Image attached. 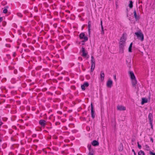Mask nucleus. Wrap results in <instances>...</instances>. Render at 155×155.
<instances>
[{
    "label": "nucleus",
    "mask_w": 155,
    "mask_h": 155,
    "mask_svg": "<svg viewBox=\"0 0 155 155\" xmlns=\"http://www.w3.org/2000/svg\"><path fill=\"white\" fill-rule=\"evenodd\" d=\"M135 34L137 36L138 39L140 40L141 41H143V35L141 32H140L139 31L138 32H135Z\"/></svg>",
    "instance_id": "1"
},
{
    "label": "nucleus",
    "mask_w": 155,
    "mask_h": 155,
    "mask_svg": "<svg viewBox=\"0 0 155 155\" xmlns=\"http://www.w3.org/2000/svg\"><path fill=\"white\" fill-rule=\"evenodd\" d=\"M91 117L93 119H94L95 117V114L92 103L91 104Z\"/></svg>",
    "instance_id": "2"
},
{
    "label": "nucleus",
    "mask_w": 155,
    "mask_h": 155,
    "mask_svg": "<svg viewBox=\"0 0 155 155\" xmlns=\"http://www.w3.org/2000/svg\"><path fill=\"white\" fill-rule=\"evenodd\" d=\"M119 45L120 52L122 53L124 52L125 45H122V44Z\"/></svg>",
    "instance_id": "3"
},
{
    "label": "nucleus",
    "mask_w": 155,
    "mask_h": 155,
    "mask_svg": "<svg viewBox=\"0 0 155 155\" xmlns=\"http://www.w3.org/2000/svg\"><path fill=\"white\" fill-rule=\"evenodd\" d=\"M112 84V81L110 79L108 80L107 82L106 85L108 87L110 88L111 87Z\"/></svg>",
    "instance_id": "4"
},
{
    "label": "nucleus",
    "mask_w": 155,
    "mask_h": 155,
    "mask_svg": "<svg viewBox=\"0 0 155 155\" xmlns=\"http://www.w3.org/2000/svg\"><path fill=\"white\" fill-rule=\"evenodd\" d=\"M126 40V39L125 38V37L123 36L120 38V41L119 42V44H122V45H125Z\"/></svg>",
    "instance_id": "5"
},
{
    "label": "nucleus",
    "mask_w": 155,
    "mask_h": 155,
    "mask_svg": "<svg viewBox=\"0 0 155 155\" xmlns=\"http://www.w3.org/2000/svg\"><path fill=\"white\" fill-rule=\"evenodd\" d=\"M148 118L149 121L150 123H153V116L152 114L150 113L148 116Z\"/></svg>",
    "instance_id": "6"
},
{
    "label": "nucleus",
    "mask_w": 155,
    "mask_h": 155,
    "mask_svg": "<svg viewBox=\"0 0 155 155\" xmlns=\"http://www.w3.org/2000/svg\"><path fill=\"white\" fill-rule=\"evenodd\" d=\"M129 74H130L131 79H133L136 78L134 74L132 71H130L129 72Z\"/></svg>",
    "instance_id": "7"
},
{
    "label": "nucleus",
    "mask_w": 155,
    "mask_h": 155,
    "mask_svg": "<svg viewBox=\"0 0 155 155\" xmlns=\"http://www.w3.org/2000/svg\"><path fill=\"white\" fill-rule=\"evenodd\" d=\"M117 110L120 111L125 110H126V108L122 106H117Z\"/></svg>",
    "instance_id": "8"
},
{
    "label": "nucleus",
    "mask_w": 155,
    "mask_h": 155,
    "mask_svg": "<svg viewBox=\"0 0 155 155\" xmlns=\"http://www.w3.org/2000/svg\"><path fill=\"white\" fill-rule=\"evenodd\" d=\"M46 121L44 120H41L39 121V124L40 125L42 126H45L46 124H45Z\"/></svg>",
    "instance_id": "9"
},
{
    "label": "nucleus",
    "mask_w": 155,
    "mask_h": 155,
    "mask_svg": "<svg viewBox=\"0 0 155 155\" xmlns=\"http://www.w3.org/2000/svg\"><path fill=\"white\" fill-rule=\"evenodd\" d=\"M91 144L93 146H97L99 145V143L98 142L95 140L91 142Z\"/></svg>",
    "instance_id": "10"
},
{
    "label": "nucleus",
    "mask_w": 155,
    "mask_h": 155,
    "mask_svg": "<svg viewBox=\"0 0 155 155\" xmlns=\"http://www.w3.org/2000/svg\"><path fill=\"white\" fill-rule=\"evenodd\" d=\"M81 49L82 52V54L81 55L82 56L84 57H86L87 55V53L85 52V49L84 48L82 47Z\"/></svg>",
    "instance_id": "11"
},
{
    "label": "nucleus",
    "mask_w": 155,
    "mask_h": 155,
    "mask_svg": "<svg viewBox=\"0 0 155 155\" xmlns=\"http://www.w3.org/2000/svg\"><path fill=\"white\" fill-rule=\"evenodd\" d=\"M104 72L103 71H101L100 74V78L102 81L104 80Z\"/></svg>",
    "instance_id": "12"
},
{
    "label": "nucleus",
    "mask_w": 155,
    "mask_h": 155,
    "mask_svg": "<svg viewBox=\"0 0 155 155\" xmlns=\"http://www.w3.org/2000/svg\"><path fill=\"white\" fill-rule=\"evenodd\" d=\"M147 99L146 98H142V101L141 102V104L143 105L145 103L147 102Z\"/></svg>",
    "instance_id": "13"
},
{
    "label": "nucleus",
    "mask_w": 155,
    "mask_h": 155,
    "mask_svg": "<svg viewBox=\"0 0 155 155\" xmlns=\"http://www.w3.org/2000/svg\"><path fill=\"white\" fill-rule=\"evenodd\" d=\"M91 21H89L88 22V31L89 33V35H90V28L91 27Z\"/></svg>",
    "instance_id": "14"
},
{
    "label": "nucleus",
    "mask_w": 155,
    "mask_h": 155,
    "mask_svg": "<svg viewBox=\"0 0 155 155\" xmlns=\"http://www.w3.org/2000/svg\"><path fill=\"white\" fill-rule=\"evenodd\" d=\"M131 80H132V84L133 87H135V85L137 84V81L136 80V78H135V79H131Z\"/></svg>",
    "instance_id": "15"
},
{
    "label": "nucleus",
    "mask_w": 155,
    "mask_h": 155,
    "mask_svg": "<svg viewBox=\"0 0 155 155\" xmlns=\"http://www.w3.org/2000/svg\"><path fill=\"white\" fill-rule=\"evenodd\" d=\"M123 149V145L122 144V143H120L119 146L118 147V150L119 151H122Z\"/></svg>",
    "instance_id": "16"
},
{
    "label": "nucleus",
    "mask_w": 155,
    "mask_h": 155,
    "mask_svg": "<svg viewBox=\"0 0 155 155\" xmlns=\"http://www.w3.org/2000/svg\"><path fill=\"white\" fill-rule=\"evenodd\" d=\"M85 36V34L83 33H81L79 35V37L80 38V39H83V38Z\"/></svg>",
    "instance_id": "17"
},
{
    "label": "nucleus",
    "mask_w": 155,
    "mask_h": 155,
    "mask_svg": "<svg viewBox=\"0 0 155 155\" xmlns=\"http://www.w3.org/2000/svg\"><path fill=\"white\" fill-rule=\"evenodd\" d=\"M101 34H104V28H103V25H102V20H101Z\"/></svg>",
    "instance_id": "18"
},
{
    "label": "nucleus",
    "mask_w": 155,
    "mask_h": 155,
    "mask_svg": "<svg viewBox=\"0 0 155 155\" xmlns=\"http://www.w3.org/2000/svg\"><path fill=\"white\" fill-rule=\"evenodd\" d=\"M91 64H95V61L94 59V57L93 56H91Z\"/></svg>",
    "instance_id": "19"
},
{
    "label": "nucleus",
    "mask_w": 155,
    "mask_h": 155,
    "mask_svg": "<svg viewBox=\"0 0 155 155\" xmlns=\"http://www.w3.org/2000/svg\"><path fill=\"white\" fill-rule=\"evenodd\" d=\"M129 2L130 3L129 4V6L130 8H132L133 7V2L132 1H130Z\"/></svg>",
    "instance_id": "20"
},
{
    "label": "nucleus",
    "mask_w": 155,
    "mask_h": 155,
    "mask_svg": "<svg viewBox=\"0 0 155 155\" xmlns=\"http://www.w3.org/2000/svg\"><path fill=\"white\" fill-rule=\"evenodd\" d=\"M138 155H145L144 152L143 151L140 150L138 152Z\"/></svg>",
    "instance_id": "21"
},
{
    "label": "nucleus",
    "mask_w": 155,
    "mask_h": 155,
    "mask_svg": "<svg viewBox=\"0 0 155 155\" xmlns=\"http://www.w3.org/2000/svg\"><path fill=\"white\" fill-rule=\"evenodd\" d=\"M88 149L89 150V152H94L92 148H91V145H88Z\"/></svg>",
    "instance_id": "22"
},
{
    "label": "nucleus",
    "mask_w": 155,
    "mask_h": 155,
    "mask_svg": "<svg viewBox=\"0 0 155 155\" xmlns=\"http://www.w3.org/2000/svg\"><path fill=\"white\" fill-rule=\"evenodd\" d=\"M95 64H91V72H93V71H94V70L95 68Z\"/></svg>",
    "instance_id": "23"
},
{
    "label": "nucleus",
    "mask_w": 155,
    "mask_h": 155,
    "mask_svg": "<svg viewBox=\"0 0 155 155\" xmlns=\"http://www.w3.org/2000/svg\"><path fill=\"white\" fill-rule=\"evenodd\" d=\"M134 16L135 18L136 21H137L140 19L139 16L137 15V14L134 15Z\"/></svg>",
    "instance_id": "24"
},
{
    "label": "nucleus",
    "mask_w": 155,
    "mask_h": 155,
    "mask_svg": "<svg viewBox=\"0 0 155 155\" xmlns=\"http://www.w3.org/2000/svg\"><path fill=\"white\" fill-rule=\"evenodd\" d=\"M127 64V65L128 67H129L130 68L131 67V63L130 62H128V61L127 60L126 61Z\"/></svg>",
    "instance_id": "25"
},
{
    "label": "nucleus",
    "mask_w": 155,
    "mask_h": 155,
    "mask_svg": "<svg viewBox=\"0 0 155 155\" xmlns=\"http://www.w3.org/2000/svg\"><path fill=\"white\" fill-rule=\"evenodd\" d=\"M85 87H88L89 85V84L87 82H85L83 84Z\"/></svg>",
    "instance_id": "26"
},
{
    "label": "nucleus",
    "mask_w": 155,
    "mask_h": 155,
    "mask_svg": "<svg viewBox=\"0 0 155 155\" xmlns=\"http://www.w3.org/2000/svg\"><path fill=\"white\" fill-rule=\"evenodd\" d=\"M118 0H117L115 2V5H116V9H117L118 7Z\"/></svg>",
    "instance_id": "27"
},
{
    "label": "nucleus",
    "mask_w": 155,
    "mask_h": 155,
    "mask_svg": "<svg viewBox=\"0 0 155 155\" xmlns=\"http://www.w3.org/2000/svg\"><path fill=\"white\" fill-rule=\"evenodd\" d=\"M145 148H146V150H150L149 147L147 145H145Z\"/></svg>",
    "instance_id": "28"
},
{
    "label": "nucleus",
    "mask_w": 155,
    "mask_h": 155,
    "mask_svg": "<svg viewBox=\"0 0 155 155\" xmlns=\"http://www.w3.org/2000/svg\"><path fill=\"white\" fill-rule=\"evenodd\" d=\"M81 87L82 90L84 91L85 90V87L84 85H82Z\"/></svg>",
    "instance_id": "29"
},
{
    "label": "nucleus",
    "mask_w": 155,
    "mask_h": 155,
    "mask_svg": "<svg viewBox=\"0 0 155 155\" xmlns=\"http://www.w3.org/2000/svg\"><path fill=\"white\" fill-rule=\"evenodd\" d=\"M83 39H84V41H86L88 40V38L86 36H85L83 38Z\"/></svg>",
    "instance_id": "30"
},
{
    "label": "nucleus",
    "mask_w": 155,
    "mask_h": 155,
    "mask_svg": "<svg viewBox=\"0 0 155 155\" xmlns=\"http://www.w3.org/2000/svg\"><path fill=\"white\" fill-rule=\"evenodd\" d=\"M137 143V146H138V148L139 149H141V145L139 144V143L138 142Z\"/></svg>",
    "instance_id": "31"
},
{
    "label": "nucleus",
    "mask_w": 155,
    "mask_h": 155,
    "mask_svg": "<svg viewBox=\"0 0 155 155\" xmlns=\"http://www.w3.org/2000/svg\"><path fill=\"white\" fill-rule=\"evenodd\" d=\"M8 12V10L6 8H5L3 10V12L4 13H6Z\"/></svg>",
    "instance_id": "32"
},
{
    "label": "nucleus",
    "mask_w": 155,
    "mask_h": 155,
    "mask_svg": "<svg viewBox=\"0 0 155 155\" xmlns=\"http://www.w3.org/2000/svg\"><path fill=\"white\" fill-rule=\"evenodd\" d=\"M149 154L150 155H155V153H153L151 151H150Z\"/></svg>",
    "instance_id": "33"
},
{
    "label": "nucleus",
    "mask_w": 155,
    "mask_h": 155,
    "mask_svg": "<svg viewBox=\"0 0 155 155\" xmlns=\"http://www.w3.org/2000/svg\"><path fill=\"white\" fill-rule=\"evenodd\" d=\"M3 124V123H2V121H0V131L1 130V128Z\"/></svg>",
    "instance_id": "34"
},
{
    "label": "nucleus",
    "mask_w": 155,
    "mask_h": 155,
    "mask_svg": "<svg viewBox=\"0 0 155 155\" xmlns=\"http://www.w3.org/2000/svg\"><path fill=\"white\" fill-rule=\"evenodd\" d=\"M88 155H94V152H89Z\"/></svg>",
    "instance_id": "35"
},
{
    "label": "nucleus",
    "mask_w": 155,
    "mask_h": 155,
    "mask_svg": "<svg viewBox=\"0 0 155 155\" xmlns=\"http://www.w3.org/2000/svg\"><path fill=\"white\" fill-rule=\"evenodd\" d=\"M128 51L129 52H132V47H129L128 48Z\"/></svg>",
    "instance_id": "36"
},
{
    "label": "nucleus",
    "mask_w": 155,
    "mask_h": 155,
    "mask_svg": "<svg viewBox=\"0 0 155 155\" xmlns=\"http://www.w3.org/2000/svg\"><path fill=\"white\" fill-rule=\"evenodd\" d=\"M17 15L18 16H19L20 17H21L22 15L21 13H18L17 14Z\"/></svg>",
    "instance_id": "37"
},
{
    "label": "nucleus",
    "mask_w": 155,
    "mask_h": 155,
    "mask_svg": "<svg viewBox=\"0 0 155 155\" xmlns=\"http://www.w3.org/2000/svg\"><path fill=\"white\" fill-rule=\"evenodd\" d=\"M150 125L151 126V128L153 129V123H150Z\"/></svg>",
    "instance_id": "38"
},
{
    "label": "nucleus",
    "mask_w": 155,
    "mask_h": 155,
    "mask_svg": "<svg viewBox=\"0 0 155 155\" xmlns=\"http://www.w3.org/2000/svg\"><path fill=\"white\" fill-rule=\"evenodd\" d=\"M114 78L115 81H116V76L115 74L114 75Z\"/></svg>",
    "instance_id": "39"
},
{
    "label": "nucleus",
    "mask_w": 155,
    "mask_h": 155,
    "mask_svg": "<svg viewBox=\"0 0 155 155\" xmlns=\"http://www.w3.org/2000/svg\"><path fill=\"white\" fill-rule=\"evenodd\" d=\"M128 8H126V12H127V16H128Z\"/></svg>",
    "instance_id": "40"
},
{
    "label": "nucleus",
    "mask_w": 155,
    "mask_h": 155,
    "mask_svg": "<svg viewBox=\"0 0 155 155\" xmlns=\"http://www.w3.org/2000/svg\"><path fill=\"white\" fill-rule=\"evenodd\" d=\"M55 124L56 125H58L60 124V123H59V122H56L55 123Z\"/></svg>",
    "instance_id": "41"
},
{
    "label": "nucleus",
    "mask_w": 155,
    "mask_h": 155,
    "mask_svg": "<svg viewBox=\"0 0 155 155\" xmlns=\"http://www.w3.org/2000/svg\"><path fill=\"white\" fill-rule=\"evenodd\" d=\"M132 45H133V43H132V42H131V43L130 44V46H129V47H132Z\"/></svg>",
    "instance_id": "42"
},
{
    "label": "nucleus",
    "mask_w": 155,
    "mask_h": 155,
    "mask_svg": "<svg viewBox=\"0 0 155 155\" xmlns=\"http://www.w3.org/2000/svg\"><path fill=\"white\" fill-rule=\"evenodd\" d=\"M3 20V18L2 17H0V22L2 21Z\"/></svg>",
    "instance_id": "43"
},
{
    "label": "nucleus",
    "mask_w": 155,
    "mask_h": 155,
    "mask_svg": "<svg viewBox=\"0 0 155 155\" xmlns=\"http://www.w3.org/2000/svg\"><path fill=\"white\" fill-rule=\"evenodd\" d=\"M82 119L83 120H86V119L85 117H83L82 118Z\"/></svg>",
    "instance_id": "44"
},
{
    "label": "nucleus",
    "mask_w": 155,
    "mask_h": 155,
    "mask_svg": "<svg viewBox=\"0 0 155 155\" xmlns=\"http://www.w3.org/2000/svg\"><path fill=\"white\" fill-rule=\"evenodd\" d=\"M36 134H33L32 135V136L33 137H36Z\"/></svg>",
    "instance_id": "45"
},
{
    "label": "nucleus",
    "mask_w": 155,
    "mask_h": 155,
    "mask_svg": "<svg viewBox=\"0 0 155 155\" xmlns=\"http://www.w3.org/2000/svg\"><path fill=\"white\" fill-rule=\"evenodd\" d=\"M134 15L137 14L136 10H134Z\"/></svg>",
    "instance_id": "46"
},
{
    "label": "nucleus",
    "mask_w": 155,
    "mask_h": 155,
    "mask_svg": "<svg viewBox=\"0 0 155 155\" xmlns=\"http://www.w3.org/2000/svg\"><path fill=\"white\" fill-rule=\"evenodd\" d=\"M150 140H151V141H152V143H153V138L152 137H150Z\"/></svg>",
    "instance_id": "47"
},
{
    "label": "nucleus",
    "mask_w": 155,
    "mask_h": 155,
    "mask_svg": "<svg viewBox=\"0 0 155 155\" xmlns=\"http://www.w3.org/2000/svg\"><path fill=\"white\" fill-rule=\"evenodd\" d=\"M38 140H34V142H38Z\"/></svg>",
    "instance_id": "48"
},
{
    "label": "nucleus",
    "mask_w": 155,
    "mask_h": 155,
    "mask_svg": "<svg viewBox=\"0 0 155 155\" xmlns=\"http://www.w3.org/2000/svg\"><path fill=\"white\" fill-rule=\"evenodd\" d=\"M13 55L14 57H15L16 55V53L14 52V53L13 54Z\"/></svg>",
    "instance_id": "49"
},
{
    "label": "nucleus",
    "mask_w": 155,
    "mask_h": 155,
    "mask_svg": "<svg viewBox=\"0 0 155 155\" xmlns=\"http://www.w3.org/2000/svg\"><path fill=\"white\" fill-rule=\"evenodd\" d=\"M132 152H133V153H134H134H135V152L134 149H132Z\"/></svg>",
    "instance_id": "50"
},
{
    "label": "nucleus",
    "mask_w": 155,
    "mask_h": 155,
    "mask_svg": "<svg viewBox=\"0 0 155 155\" xmlns=\"http://www.w3.org/2000/svg\"><path fill=\"white\" fill-rule=\"evenodd\" d=\"M24 12H25V13H28V11H25Z\"/></svg>",
    "instance_id": "51"
},
{
    "label": "nucleus",
    "mask_w": 155,
    "mask_h": 155,
    "mask_svg": "<svg viewBox=\"0 0 155 155\" xmlns=\"http://www.w3.org/2000/svg\"><path fill=\"white\" fill-rule=\"evenodd\" d=\"M79 59H81V60H82V58L81 57H79Z\"/></svg>",
    "instance_id": "52"
},
{
    "label": "nucleus",
    "mask_w": 155,
    "mask_h": 155,
    "mask_svg": "<svg viewBox=\"0 0 155 155\" xmlns=\"http://www.w3.org/2000/svg\"><path fill=\"white\" fill-rule=\"evenodd\" d=\"M32 17V14L31 13L30 17Z\"/></svg>",
    "instance_id": "53"
},
{
    "label": "nucleus",
    "mask_w": 155,
    "mask_h": 155,
    "mask_svg": "<svg viewBox=\"0 0 155 155\" xmlns=\"http://www.w3.org/2000/svg\"><path fill=\"white\" fill-rule=\"evenodd\" d=\"M8 8V7L7 6H6L5 7V8H6L7 9Z\"/></svg>",
    "instance_id": "54"
},
{
    "label": "nucleus",
    "mask_w": 155,
    "mask_h": 155,
    "mask_svg": "<svg viewBox=\"0 0 155 155\" xmlns=\"http://www.w3.org/2000/svg\"><path fill=\"white\" fill-rule=\"evenodd\" d=\"M86 41H84V40H82V41H81V42H83V43H84V42H86Z\"/></svg>",
    "instance_id": "55"
},
{
    "label": "nucleus",
    "mask_w": 155,
    "mask_h": 155,
    "mask_svg": "<svg viewBox=\"0 0 155 155\" xmlns=\"http://www.w3.org/2000/svg\"><path fill=\"white\" fill-rule=\"evenodd\" d=\"M8 45H9L8 44H6V47H8Z\"/></svg>",
    "instance_id": "56"
},
{
    "label": "nucleus",
    "mask_w": 155,
    "mask_h": 155,
    "mask_svg": "<svg viewBox=\"0 0 155 155\" xmlns=\"http://www.w3.org/2000/svg\"><path fill=\"white\" fill-rule=\"evenodd\" d=\"M35 12H37L38 11V9H36V10H35Z\"/></svg>",
    "instance_id": "57"
},
{
    "label": "nucleus",
    "mask_w": 155,
    "mask_h": 155,
    "mask_svg": "<svg viewBox=\"0 0 155 155\" xmlns=\"http://www.w3.org/2000/svg\"><path fill=\"white\" fill-rule=\"evenodd\" d=\"M90 117V115H88V116H87V117Z\"/></svg>",
    "instance_id": "58"
},
{
    "label": "nucleus",
    "mask_w": 155,
    "mask_h": 155,
    "mask_svg": "<svg viewBox=\"0 0 155 155\" xmlns=\"http://www.w3.org/2000/svg\"><path fill=\"white\" fill-rule=\"evenodd\" d=\"M83 71H84L85 70V69H84V68H83Z\"/></svg>",
    "instance_id": "59"
},
{
    "label": "nucleus",
    "mask_w": 155,
    "mask_h": 155,
    "mask_svg": "<svg viewBox=\"0 0 155 155\" xmlns=\"http://www.w3.org/2000/svg\"><path fill=\"white\" fill-rule=\"evenodd\" d=\"M88 120H89V121H90V118H88Z\"/></svg>",
    "instance_id": "60"
},
{
    "label": "nucleus",
    "mask_w": 155,
    "mask_h": 155,
    "mask_svg": "<svg viewBox=\"0 0 155 155\" xmlns=\"http://www.w3.org/2000/svg\"><path fill=\"white\" fill-rule=\"evenodd\" d=\"M134 155H136V153H134Z\"/></svg>",
    "instance_id": "61"
},
{
    "label": "nucleus",
    "mask_w": 155,
    "mask_h": 155,
    "mask_svg": "<svg viewBox=\"0 0 155 155\" xmlns=\"http://www.w3.org/2000/svg\"><path fill=\"white\" fill-rule=\"evenodd\" d=\"M82 45H84V43H83L82 44Z\"/></svg>",
    "instance_id": "62"
},
{
    "label": "nucleus",
    "mask_w": 155,
    "mask_h": 155,
    "mask_svg": "<svg viewBox=\"0 0 155 155\" xmlns=\"http://www.w3.org/2000/svg\"><path fill=\"white\" fill-rule=\"evenodd\" d=\"M64 1H65V0H63V2H64Z\"/></svg>",
    "instance_id": "63"
},
{
    "label": "nucleus",
    "mask_w": 155,
    "mask_h": 155,
    "mask_svg": "<svg viewBox=\"0 0 155 155\" xmlns=\"http://www.w3.org/2000/svg\"><path fill=\"white\" fill-rule=\"evenodd\" d=\"M89 56H87V58H89Z\"/></svg>",
    "instance_id": "64"
}]
</instances>
